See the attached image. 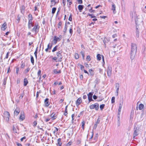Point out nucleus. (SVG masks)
<instances>
[{
  "label": "nucleus",
  "instance_id": "nucleus-38",
  "mask_svg": "<svg viewBox=\"0 0 146 146\" xmlns=\"http://www.w3.org/2000/svg\"><path fill=\"white\" fill-rule=\"evenodd\" d=\"M115 97H113L111 98V103L113 104L115 102Z\"/></svg>",
  "mask_w": 146,
  "mask_h": 146
},
{
  "label": "nucleus",
  "instance_id": "nucleus-47",
  "mask_svg": "<svg viewBox=\"0 0 146 146\" xmlns=\"http://www.w3.org/2000/svg\"><path fill=\"white\" fill-rule=\"evenodd\" d=\"M62 25V22L60 21L58 24V28H60Z\"/></svg>",
  "mask_w": 146,
  "mask_h": 146
},
{
  "label": "nucleus",
  "instance_id": "nucleus-40",
  "mask_svg": "<svg viewBox=\"0 0 146 146\" xmlns=\"http://www.w3.org/2000/svg\"><path fill=\"white\" fill-rule=\"evenodd\" d=\"M62 84V83L61 82H60L59 83H58V82L56 81V82H55L54 84V85H56L57 84H58L59 85H61Z\"/></svg>",
  "mask_w": 146,
  "mask_h": 146
},
{
  "label": "nucleus",
  "instance_id": "nucleus-37",
  "mask_svg": "<svg viewBox=\"0 0 146 146\" xmlns=\"http://www.w3.org/2000/svg\"><path fill=\"white\" fill-rule=\"evenodd\" d=\"M80 53L82 55V56L83 59H84L85 57L84 52L82 51H81Z\"/></svg>",
  "mask_w": 146,
  "mask_h": 146
},
{
  "label": "nucleus",
  "instance_id": "nucleus-20",
  "mask_svg": "<svg viewBox=\"0 0 146 146\" xmlns=\"http://www.w3.org/2000/svg\"><path fill=\"white\" fill-rule=\"evenodd\" d=\"M78 8L80 12H81L83 8V6L82 5H79L78 6Z\"/></svg>",
  "mask_w": 146,
  "mask_h": 146
},
{
  "label": "nucleus",
  "instance_id": "nucleus-44",
  "mask_svg": "<svg viewBox=\"0 0 146 146\" xmlns=\"http://www.w3.org/2000/svg\"><path fill=\"white\" fill-rule=\"evenodd\" d=\"M67 29V26L66 24H65V26L64 29V32H66V31Z\"/></svg>",
  "mask_w": 146,
  "mask_h": 146
},
{
  "label": "nucleus",
  "instance_id": "nucleus-3",
  "mask_svg": "<svg viewBox=\"0 0 146 146\" xmlns=\"http://www.w3.org/2000/svg\"><path fill=\"white\" fill-rule=\"evenodd\" d=\"M39 28V27L38 26L37 23L36 22L34 27L31 29V31L34 32L35 34L36 35L38 32Z\"/></svg>",
  "mask_w": 146,
  "mask_h": 146
},
{
  "label": "nucleus",
  "instance_id": "nucleus-55",
  "mask_svg": "<svg viewBox=\"0 0 146 146\" xmlns=\"http://www.w3.org/2000/svg\"><path fill=\"white\" fill-rule=\"evenodd\" d=\"M41 73V70H39L38 72V73H37L38 75V76H39L40 74Z\"/></svg>",
  "mask_w": 146,
  "mask_h": 146
},
{
  "label": "nucleus",
  "instance_id": "nucleus-5",
  "mask_svg": "<svg viewBox=\"0 0 146 146\" xmlns=\"http://www.w3.org/2000/svg\"><path fill=\"white\" fill-rule=\"evenodd\" d=\"M99 105L97 103H96L94 104L91 105L90 106V108L91 109L95 108L96 110H98L99 109Z\"/></svg>",
  "mask_w": 146,
  "mask_h": 146
},
{
  "label": "nucleus",
  "instance_id": "nucleus-32",
  "mask_svg": "<svg viewBox=\"0 0 146 146\" xmlns=\"http://www.w3.org/2000/svg\"><path fill=\"white\" fill-rule=\"evenodd\" d=\"M85 122L84 121H83L82 122V127L83 129H84V126L85 125Z\"/></svg>",
  "mask_w": 146,
  "mask_h": 146
},
{
  "label": "nucleus",
  "instance_id": "nucleus-58",
  "mask_svg": "<svg viewBox=\"0 0 146 146\" xmlns=\"http://www.w3.org/2000/svg\"><path fill=\"white\" fill-rule=\"evenodd\" d=\"M93 98L94 99L96 100V99H97V96H96L95 95H94L93 96Z\"/></svg>",
  "mask_w": 146,
  "mask_h": 146
},
{
  "label": "nucleus",
  "instance_id": "nucleus-35",
  "mask_svg": "<svg viewBox=\"0 0 146 146\" xmlns=\"http://www.w3.org/2000/svg\"><path fill=\"white\" fill-rule=\"evenodd\" d=\"M7 79V77H5L4 78L3 81V84L5 85L6 83V81Z\"/></svg>",
  "mask_w": 146,
  "mask_h": 146
},
{
  "label": "nucleus",
  "instance_id": "nucleus-13",
  "mask_svg": "<svg viewBox=\"0 0 146 146\" xmlns=\"http://www.w3.org/2000/svg\"><path fill=\"white\" fill-rule=\"evenodd\" d=\"M49 99L48 98H46L44 101V103L45 104V106L46 107H48L49 104H50V103L48 102Z\"/></svg>",
  "mask_w": 146,
  "mask_h": 146
},
{
  "label": "nucleus",
  "instance_id": "nucleus-46",
  "mask_svg": "<svg viewBox=\"0 0 146 146\" xmlns=\"http://www.w3.org/2000/svg\"><path fill=\"white\" fill-rule=\"evenodd\" d=\"M30 70V69L29 68H28L27 69H26L25 70V73H27L29 72Z\"/></svg>",
  "mask_w": 146,
  "mask_h": 146
},
{
  "label": "nucleus",
  "instance_id": "nucleus-11",
  "mask_svg": "<svg viewBox=\"0 0 146 146\" xmlns=\"http://www.w3.org/2000/svg\"><path fill=\"white\" fill-rule=\"evenodd\" d=\"M116 6L114 3H113L112 5L111 9L113 11V13L114 14H115L116 12Z\"/></svg>",
  "mask_w": 146,
  "mask_h": 146
},
{
  "label": "nucleus",
  "instance_id": "nucleus-57",
  "mask_svg": "<svg viewBox=\"0 0 146 146\" xmlns=\"http://www.w3.org/2000/svg\"><path fill=\"white\" fill-rule=\"evenodd\" d=\"M26 138V137H23L21 139V141H23L24 139H25Z\"/></svg>",
  "mask_w": 146,
  "mask_h": 146
},
{
  "label": "nucleus",
  "instance_id": "nucleus-51",
  "mask_svg": "<svg viewBox=\"0 0 146 146\" xmlns=\"http://www.w3.org/2000/svg\"><path fill=\"white\" fill-rule=\"evenodd\" d=\"M19 71V68L18 67H17L16 69V72L17 74H18Z\"/></svg>",
  "mask_w": 146,
  "mask_h": 146
},
{
  "label": "nucleus",
  "instance_id": "nucleus-41",
  "mask_svg": "<svg viewBox=\"0 0 146 146\" xmlns=\"http://www.w3.org/2000/svg\"><path fill=\"white\" fill-rule=\"evenodd\" d=\"M117 120H118V122H120V115H119L117 114Z\"/></svg>",
  "mask_w": 146,
  "mask_h": 146
},
{
  "label": "nucleus",
  "instance_id": "nucleus-49",
  "mask_svg": "<svg viewBox=\"0 0 146 146\" xmlns=\"http://www.w3.org/2000/svg\"><path fill=\"white\" fill-rule=\"evenodd\" d=\"M37 123L36 121H35L33 122V125L34 126H36V125H37Z\"/></svg>",
  "mask_w": 146,
  "mask_h": 146
},
{
  "label": "nucleus",
  "instance_id": "nucleus-21",
  "mask_svg": "<svg viewBox=\"0 0 146 146\" xmlns=\"http://www.w3.org/2000/svg\"><path fill=\"white\" fill-rule=\"evenodd\" d=\"M50 116L53 119H55L56 117V116L55 115V113H53Z\"/></svg>",
  "mask_w": 146,
  "mask_h": 146
},
{
  "label": "nucleus",
  "instance_id": "nucleus-19",
  "mask_svg": "<svg viewBox=\"0 0 146 146\" xmlns=\"http://www.w3.org/2000/svg\"><path fill=\"white\" fill-rule=\"evenodd\" d=\"M28 83V80L26 78H25L24 81V86H26Z\"/></svg>",
  "mask_w": 146,
  "mask_h": 146
},
{
  "label": "nucleus",
  "instance_id": "nucleus-43",
  "mask_svg": "<svg viewBox=\"0 0 146 146\" xmlns=\"http://www.w3.org/2000/svg\"><path fill=\"white\" fill-rule=\"evenodd\" d=\"M67 1L69 3V6L70 5H71V4H72V1H70V0H67Z\"/></svg>",
  "mask_w": 146,
  "mask_h": 146
},
{
  "label": "nucleus",
  "instance_id": "nucleus-1",
  "mask_svg": "<svg viewBox=\"0 0 146 146\" xmlns=\"http://www.w3.org/2000/svg\"><path fill=\"white\" fill-rule=\"evenodd\" d=\"M131 52L130 58L131 60H133L136 54L137 46V45L133 43H131Z\"/></svg>",
  "mask_w": 146,
  "mask_h": 146
},
{
  "label": "nucleus",
  "instance_id": "nucleus-63",
  "mask_svg": "<svg viewBox=\"0 0 146 146\" xmlns=\"http://www.w3.org/2000/svg\"><path fill=\"white\" fill-rule=\"evenodd\" d=\"M121 110H118V115H120V113H121Z\"/></svg>",
  "mask_w": 146,
  "mask_h": 146
},
{
  "label": "nucleus",
  "instance_id": "nucleus-62",
  "mask_svg": "<svg viewBox=\"0 0 146 146\" xmlns=\"http://www.w3.org/2000/svg\"><path fill=\"white\" fill-rule=\"evenodd\" d=\"M87 98V96L86 95H84L83 96V98L84 99H86Z\"/></svg>",
  "mask_w": 146,
  "mask_h": 146
},
{
  "label": "nucleus",
  "instance_id": "nucleus-18",
  "mask_svg": "<svg viewBox=\"0 0 146 146\" xmlns=\"http://www.w3.org/2000/svg\"><path fill=\"white\" fill-rule=\"evenodd\" d=\"M115 88H116L117 95H118V91L119 88V84L118 83H116L115 84Z\"/></svg>",
  "mask_w": 146,
  "mask_h": 146
},
{
  "label": "nucleus",
  "instance_id": "nucleus-50",
  "mask_svg": "<svg viewBox=\"0 0 146 146\" xmlns=\"http://www.w3.org/2000/svg\"><path fill=\"white\" fill-rule=\"evenodd\" d=\"M69 33H70L71 34V35H72V28H70V29Z\"/></svg>",
  "mask_w": 146,
  "mask_h": 146
},
{
  "label": "nucleus",
  "instance_id": "nucleus-36",
  "mask_svg": "<svg viewBox=\"0 0 146 146\" xmlns=\"http://www.w3.org/2000/svg\"><path fill=\"white\" fill-rule=\"evenodd\" d=\"M136 33L137 37H138L139 36V31L138 30V28H136Z\"/></svg>",
  "mask_w": 146,
  "mask_h": 146
},
{
  "label": "nucleus",
  "instance_id": "nucleus-39",
  "mask_svg": "<svg viewBox=\"0 0 146 146\" xmlns=\"http://www.w3.org/2000/svg\"><path fill=\"white\" fill-rule=\"evenodd\" d=\"M75 58L77 59L79 58V56L78 54L77 53H75Z\"/></svg>",
  "mask_w": 146,
  "mask_h": 146
},
{
  "label": "nucleus",
  "instance_id": "nucleus-59",
  "mask_svg": "<svg viewBox=\"0 0 146 146\" xmlns=\"http://www.w3.org/2000/svg\"><path fill=\"white\" fill-rule=\"evenodd\" d=\"M68 114L67 110H66L65 111V113H64V115L66 116Z\"/></svg>",
  "mask_w": 146,
  "mask_h": 146
},
{
  "label": "nucleus",
  "instance_id": "nucleus-33",
  "mask_svg": "<svg viewBox=\"0 0 146 146\" xmlns=\"http://www.w3.org/2000/svg\"><path fill=\"white\" fill-rule=\"evenodd\" d=\"M105 105L104 104H102V105H101L100 106V108L101 110H102L104 108Z\"/></svg>",
  "mask_w": 146,
  "mask_h": 146
},
{
  "label": "nucleus",
  "instance_id": "nucleus-64",
  "mask_svg": "<svg viewBox=\"0 0 146 146\" xmlns=\"http://www.w3.org/2000/svg\"><path fill=\"white\" fill-rule=\"evenodd\" d=\"M37 48H36V50L35 51V52L34 54H35V55H37Z\"/></svg>",
  "mask_w": 146,
  "mask_h": 146
},
{
  "label": "nucleus",
  "instance_id": "nucleus-30",
  "mask_svg": "<svg viewBox=\"0 0 146 146\" xmlns=\"http://www.w3.org/2000/svg\"><path fill=\"white\" fill-rule=\"evenodd\" d=\"M19 118L22 121L23 120V119L25 118V116H24V115H21L20 117Z\"/></svg>",
  "mask_w": 146,
  "mask_h": 146
},
{
  "label": "nucleus",
  "instance_id": "nucleus-6",
  "mask_svg": "<svg viewBox=\"0 0 146 146\" xmlns=\"http://www.w3.org/2000/svg\"><path fill=\"white\" fill-rule=\"evenodd\" d=\"M62 38V36L61 35H60L58 37H57L55 36H54V41L55 44H56L58 41H59Z\"/></svg>",
  "mask_w": 146,
  "mask_h": 146
},
{
  "label": "nucleus",
  "instance_id": "nucleus-26",
  "mask_svg": "<svg viewBox=\"0 0 146 146\" xmlns=\"http://www.w3.org/2000/svg\"><path fill=\"white\" fill-rule=\"evenodd\" d=\"M29 20L33 21V17L31 14H29L28 16Z\"/></svg>",
  "mask_w": 146,
  "mask_h": 146
},
{
  "label": "nucleus",
  "instance_id": "nucleus-10",
  "mask_svg": "<svg viewBox=\"0 0 146 146\" xmlns=\"http://www.w3.org/2000/svg\"><path fill=\"white\" fill-rule=\"evenodd\" d=\"M56 55L58 58L59 59V61H61L62 60V55L61 54V52L60 51L57 52Z\"/></svg>",
  "mask_w": 146,
  "mask_h": 146
},
{
  "label": "nucleus",
  "instance_id": "nucleus-48",
  "mask_svg": "<svg viewBox=\"0 0 146 146\" xmlns=\"http://www.w3.org/2000/svg\"><path fill=\"white\" fill-rule=\"evenodd\" d=\"M86 58V59L88 60V61H90L91 60L90 56L89 55H88L87 56Z\"/></svg>",
  "mask_w": 146,
  "mask_h": 146
},
{
  "label": "nucleus",
  "instance_id": "nucleus-17",
  "mask_svg": "<svg viewBox=\"0 0 146 146\" xmlns=\"http://www.w3.org/2000/svg\"><path fill=\"white\" fill-rule=\"evenodd\" d=\"M100 122V119L99 118H98L96 122L95 123L94 126V128L96 129L97 126L98 124H99Z\"/></svg>",
  "mask_w": 146,
  "mask_h": 146
},
{
  "label": "nucleus",
  "instance_id": "nucleus-60",
  "mask_svg": "<svg viewBox=\"0 0 146 146\" xmlns=\"http://www.w3.org/2000/svg\"><path fill=\"white\" fill-rule=\"evenodd\" d=\"M25 66V64L24 63H22L21 65V68H23Z\"/></svg>",
  "mask_w": 146,
  "mask_h": 146
},
{
  "label": "nucleus",
  "instance_id": "nucleus-29",
  "mask_svg": "<svg viewBox=\"0 0 146 146\" xmlns=\"http://www.w3.org/2000/svg\"><path fill=\"white\" fill-rule=\"evenodd\" d=\"M123 105V102H122L121 103H120L119 104V106L118 109L121 110Z\"/></svg>",
  "mask_w": 146,
  "mask_h": 146
},
{
  "label": "nucleus",
  "instance_id": "nucleus-25",
  "mask_svg": "<svg viewBox=\"0 0 146 146\" xmlns=\"http://www.w3.org/2000/svg\"><path fill=\"white\" fill-rule=\"evenodd\" d=\"M56 10V8L55 7H54L52 8V14L53 15L55 13V11Z\"/></svg>",
  "mask_w": 146,
  "mask_h": 146
},
{
  "label": "nucleus",
  "instance_id": "nucleus-53",
  "mask_svg": "<svg viewBox=\"0 0 146 146\" xmlns=\"http://www.w3.org/2000/svg\"><path fill=\"white\" fill-rule=\"evenodd\" d=\"M24 96V94L23 93L21 94L20 96L19 97V99H22Z\"/></svg>",
  "mask_w": 146,
  "mask_h": 146
},
{
  "label": "nucleus",
  "instance_id": "nucleus-23",
  "mask_svg": "<svg viewBox=\"0 0 146 146\" xmlns=\"http://www.w3.org/2000/svg\"><path fill=\"white\" fill-rule=\"evenodd\" d=\"M97 59L98 60H100L101 59V55L99 54H98L97 56Z\"/></svg>",
  "mask_w": 146,
  "mask_h": 146
},
{
  "label": "nucleus",
  "instance_id": "nucleus-8",
  "mask_svg": "<svg viewBox=\"0 0 146 146\" xmlns=\"http://www.w3.org/2000/svg\"><path fill=\"white\" fill-rule=\"evenodd\" d=\"M139 102H138L137 104V106L136 107V110H138V109L140 110H141L143 108V107H144L143 105L142 104H140L139 105V106H138V103Z\"/></svg>",
  "mask_w": 146,
  "mask_h": 146
},
{
  "label": "nucleus",
  "instance_id": "nucleus-7",
  "mask_svg": "<svg viewBox=\"0 0 146 146\" xmlns=\"http://www.w3.org/2000/svg\"><path fill=\"white\" fill-rule=\"evenodd\" d=\"M93 93V92H89L88 94V98L89 103L91 101H93V100L92 99V96Z\"/></svg>",
  "mask_w": 146,
  "mask_h": 146
},
{
  "label": "nucleus",
  "instance_id": "nucleus-42",
  "mask_svg": "<svg viewBox=\"0 0 146 146\" xmlns=\"http://www.w3.org/2000/svg\"><path fill=\"white\" fill-rule=\"evenodd\" d=\"M72 20V15L70 14L68 19V20L70 21H71Z\"/></svg>",
  "mask_w": 146,
  "mask_h": 146
},
{
  "label": "nucleus",
  "instance_id": "nucleus-9",
  "mask_svg": "<svg viewBox=\"0 0 146 146\" xmlns=\"http://www.w3.org/2000/svg\"><path fill=\"white\" fill-rule=\"evenodd\" d=\"M111 67L110 66H108L107 69V74L108 76L110 77L111 75Z\"/></svg>",
  "mask_w": 146,
  "mask_h": 146
},
{
  "label": "nucleus",
  "instance_id": "nucleus-45",
  "mask_svg": "<svg viewBox=\"0 0 146 146\" xmlns=\"http://www.w3.org/2000/svg\"><path fill=\"white\" fill-rule=\"evenodd\" d=\"M55 128L56 130H54L53 131V133H54V134H55V133L56 131L57 132L58 131V128H57L56 127H55Z\"/></svg>",
  "mask_w": 146,
  "mask_h": 146
},
{
  "label": "nucleus",
  "instance_id": "nucleus-52",
  "mask_svg": "<svg viewBox=\"0 0 146 146\" xmlns=\"http://www.w3.org/2000/svg\"><path fill=\"white\" fill-rule=\"evenodd\" d=\"M77 1L79 4H82V0H77Z\"/></svg>",
  "mask_w": 146,
  "mask_h": 146
},
{
  "label": "nucleus",
  "instance_id": "nucleus-61",
  "mask_svg": "<svg viewBox=\"0 0 146 146\" xmlns=\"http://www.w3.org/2000/svg\"><path fill=\"white\" fill-rule=\"evenodd\" d=\"M88 15L89 16H91V18H93L95 17L94 16V15L93 14H89Z\"/></svg>",
  "mask_w": 146,
  "mask_h": 146
},
{
  "label": "nucleus",
  "instance_id": "nucleus-56",
  "mask_svg": "<svg viewBox=\"0 0 146 146\" xmlns=\"http://www.w3.org/2000/svg\"><path fill=\"white\" fill-rule=\"evenodd\" d=\"M61 143H60V142H58V143L57 144V146H61Z\"/></svg>",
  "mask_w": 146,
  "mask_h": 146
},
{
  "label": "nucleus",
  "instance_id": "nucleus-54",
  "mask_svg": "<svg viewBox=\"0 0 146 146\" xmlns=\"http://www.w3.org/2000/svg\"><path fill=\"white\" fill-rule=\"evenodd\" d=\"M56 0H51V3L52 4H53V3H54V4L56 3Z\"/></svg>",
  "mask_w": 146,
  "mask_h": 146
},
{
  "label": "nucleus",
  "instance_id": "nucleus-31",
  "mask_svg": "<svg viewBox=\"0 0 146 146\" xmlns=\"http://www.w3.org/2000/svg\"><path fill=\"white\" fill-rule=\"evenodd\" d=\"M58 47V46H55V47L54 48L53 50H52V52H54L55 51H56L57 50V48Z\"/></svg>",
  "mask_w": 146,
  "mask_h": 146
},
{
  "label": "nucleus",
  "instance_id": "nucleus-2",
  "mask_svg": "<svg viewBox=\"0 0 146 146\" xmlns=\"http://www.w3.org/2000/svg\"><path fill=\"white\" fill-rule=\"evenodd\" d=\"M139 133V130L137 127H135L133 129V139H136L135 137L138 136Z\"/></svg>",
  "mask_w": 146,
  "mask_h": 146
},
{
  "label": "nucleus",
  "instance_id": "nucleus-34",
  "mask_svg": "<svg viewBox=\"0 0 146 146\" xmlns=\"http://www.w3.org/2000/svg\"><path fill=\"white\" fill-rule=\"evenodd\" d=\"M61 72L60 70H58V71L57 70L55 69L54 70V73L55 74H58V73H60Z\"/></svg>",
  "mask_w": 146,
  "mask_h": 146
},
{
  "label": "nucleus",
  "instance_id": "nucleus-14",
  "mask_svg": "<svg viewBox=\"0 0 146 146\" xmlns=\"http://www.w3.org/2000/svg\"><path fill=\"white\" fill-rule=\"evenodd\" d=\"M33 26L32 23V21L29 20L28 23V27L29 29H30L31 27Z\"/></svg>",
  "mask_w": 146,
  "mask_h": 146
},
{
  "label": "nucleus",
  "instance_id": "nucleus-12",
  "mask_svg": "<svg viewBox=\"0 0 146 146\" xmlns=\"http://www.w3.org/2000/svg\"><path fill=\"white\" fill-rule=\"evenodd\" d=\"M20 111V110L19 108H17L14 111V115L16 116L19 113Z\"/></svg>",
  "mask_w": 146,
  "mask_h": 146
},
{
  "label": "nucleus",
  "instance_id": "nucleus-27",
  "mask_svg": "<svg viewBox=\"0 0 146 146\" xmlns=\"http://www.w3.org/2000/svg\"><path fill=\"white\" fill-rule=\"evenodd\" d=\"M31 63H32L33 65L34 64V59L33 56L32 55L31 56Z\"/></svg>",
  "mask_w": 146,
  "mask_h": 146
},
{
  "label": "nucleus",
  "instance_id": "nucleus-4",
  "mask_svg": "<svg viewBox=\"0 0 146 146\" xmlns=\"http://www.w3.org/2000/svg\"><path fill=\"white\" fill-rule=\"evenodd\" d=\"M3 117L5 119L6 121L8 122L10 116L9 113L8 111H5L3 113Z\"/></svg>",
  "mask_w": 146,
  "mask_h": 146
},
{
  "label": "nucleus",
  "instance_id": "nucleus-28",
  "mask_svg": "<svg viewBox=\"0 0 146 146\" xmlns=\"http://www.w3.org/2000/svg\"><path fill=\"white\" fill-rule=\"evenodd\" d=\"M100 82V80L99 79L97 78L95 80L94 82L96 84H97L99 83Z\"/></svg>",
  "mask_w": 146,
  "mask_h": 146
},
{
  "label": "nucleus",
  "instance_id": "nucleus-24",
  "mask_svg": "<svg viewBox=\"0 0 146 146\" xmlns=\"http://www.w3.org/2000/svg\"><path fill=\"white\" fill-rule=\"evenodd\" d=\"M25 7L23 5H22L21 7V11L22 13H23L25 9Z\"/></svg>",
  "mask_w": 146,
  "mask_h": 146
},
{
  "label": "nucleus",
  "instance_id": "nucleus-22",
  "mask_svg": "<svg viewBox=\"0 0 146 146\" xmlns=\"http://www.w3.org/2000/svg\"><path fill=\"white\" fill-rule=\"evenodd\" d=\"M89 74H88L90 76H92L94 75V73L93 72V71L92 69H90L89 70Z\"/></svg>",
  "mask_w": 146,
  "mask_h": 146
},
{
  "label": "nucleus",
  "instance_id": "nucleus-16",
  "mask_svg": "<svg viewBox=\"0 0 146 146\" xmlns=\"http://www.w3.org/2000/svg\"><path fill=\"white\" fill-rule=\"evenodd\" d=\"M7 24L6 23H4L1 27V29L3 31H5L6 29Z\"/></svg>",
  "mask_w": 146,
  "mask_h": 146
},
{
  "label": "nucleus",
  "instance_id": "nucleus-15",
  "mask_svg": "<svg viewBox=\"0 0 146 146\" xmlns=\"http://www.w3.org/2000/svg\"><path fill=\"white\" fill-rule=\"evenodd\" d=\"M82 100L81 98H79L76 101V105L77 106L79 105L82 102Z\"/></svg>",
  "mask_w": 146,
  "mask_h": 146
}]
</instances>
